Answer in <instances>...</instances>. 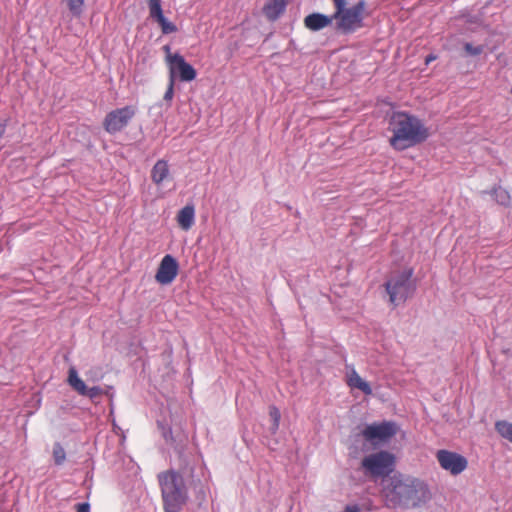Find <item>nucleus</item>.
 Here are the masks:
<instances>
[{
    "instance_id": "f257e3e1",
    "label": "nucleus",
    "mask_w": 512,
    "mask_h": 512,
    "mask_svg": "<svg viewBox=\"0 0 512 512\" xmlns=\"http://www.w3.org/2000/svg\"><path fill=\"white\" fill-rule=\"evenodd\" d=\"M382 493L389 507H416L429 499V490L423 481L401 475L391 477Z\"/></svg>"
},
{
    "instance_id": "f03ea898",
    "label": "nucleus",
    "mask_w": 512,
    "mask_h": 512,
    "mask_svg": "<svg viewBox=\"0 0 512 512\" xmlns=\"http://www.w3.org/2000/svg\"><path fill=\"white\" fill-rule=\"evenodd\" d=\"M388 129L393 134L390 145L398 151L419 144L428 137L421 120L406 112H394L389 119Z\"/></svg>"
},
{
    "instance_id": "7ed1b4c3",
    "label": "nucleus",
    "mask_w": 512,
    "mask_h": 512,
    "mask_svg": "<svg viewBox=\"0 0 512 512\" xmlns=\"http://www.w3.org/2000/svg\"><path fill=\"white\" fill-rule=\"evenodd\" d=\"M165 512H179L188 499L183 476L175 471L159 475Z\"/></svg>"
},
{
    "instance_id": "20e7f679",
    "label": "nucleus",
    "mask_w": 512,
    "mask_h": 512,
    "mask_svg": "<svg viewBox=\"0 0 512 512\" xmlns=\"http://www.w3.org/2000/svg\"><path fill=\"white\" fill-rule=\"evenodd\" d=\"M335 12L333 19L337 27L344 32H352L362 27L365 2L363 0H333Z\"/></svg>"
},
{
    "instance_id": "39448f33",
    "label": "nucleus",
    "mask_w": 512,
    "mask_h": 512,
    "mask_svg": "<svg viewBox=\"0 0 512 512\" xmlns=\"http://www.w3.org/2000/svg\"><path fill=\"white\" fill-rule=\"evenodd\" d=\"M412 269H405L392 274L385 282V290L389 296V302L394 306L404 303L415 291V283L412 280Z\"/></svg>"
},
{
    "instance_id": "423d86ee",
    "label": "nucleus",
    "mask_w": 512,
    "mask_h": 512,
    "mask_svg": "<svg viewBox=\"0 0 512 512\" xmlns=\"http://www.w3.org/2000/svg\"><path fill=\"white\" fill-rule=\"evenodd\" d=\"M395 457L388 451H378L365 456L361 461V467L366 476L371 478H383L393 472Z\"/></svg>"
},
{
    "instance_id": "0eeeda50",
    "label": "nucleus",
    "mask_w": 512,
    "mask_h": 512,
    "mask_svg": "<svg viewBox=\"0 0 512 512\" xmlns=\"http://www.w3.org/2000/svg\"><path fill=\"white\" fill-rule=\"evenodd\" d=\"M397 430L398 427L396 423L383 421L366 425L361 431V435L364 440L376 446L389 441L396 435Z\"/></svg>"
},
{
    "instance_id": "6e6552de",
    "label": "nucleus",
    "mask_w": 512,
    "mask_h": 512,
    "mask_svg": "<svg viewBox=\"0 0 512 512\" xmlns=\"http://www.w3.org/2000/svg\"><path fill=\"white\" fill-rule=\"evenodd\" d=\"M134 115L135 109L132 106L113 110L105 117L104 128L110 134L119 132L128 125Z\"/></svg>"
},
{
    "instance_id": "1a4fd4ad",
    "label": "nucleus",
    "mask_w": 512,
    "mask_h": 512,
    "mask_svg": "<svg viewBox=\"0 0 512 512\" xmlns=\"http://www.w3.org/2000/svg\"><path fill=\"white\" fill-rule=\"evenodd\" d=\"M436 458L442 469L450 472L452 475L462 473L468 465L467 459L456 453L448 450H439Z\"/></svg>"
},
{
    "instance_id": "9d476101",
    "label": "nucleus",
    "mask_w": 512,
    "mask_h": 512,
    "mask_svg": "<svg viewBox=\"0 0 512 512\" xmlns=\"http://www.w3.org/2000/svg\"><path fill=\"white\" fill-rule=\"evenodd\" d=\"M167 60L170 69V79L174 80L176 75L184 82H190L196 78L195 69L180 54H169Z\"/></svg>"
},
{
    "instance_id": "9b49d317",
    "label": "nucleus",
    "mask_w": 512,
    "mask_h": 512,
    "mask_svg": "<svg viewBox=\"0 0 512 512\" xmlns=\"http://www.w3.org/2000/svg\"><path fill=\"white\" fill-rule=\"evenodd\" d=\"M67 383L79 395L86 396L91 400L97 399L103 393V390L99 386L87 387L85 382L79 377L75 367H70Z\"/></svg>"
},
{
    "instance_id": "f8f14e48",
    "label": "nucleus",
    "mask_w": 512,
    "mask_h": 512,
    "mask_svg": "<svg viewBox=\"0 0 512 512\" xmlns=\"http://www.w3.org/2000/svg\"><path fill=\"white\" fill-rule=\"evenodd\" d=\"M179 265L176 259L170 255H165L158 267L155 275L156 281L161 285H168L174 281L178 274Z\"/></svg>"
},
{
    "instance_id": "ddd939ff",
    "label": "nucleus",
    "mask_w": 512,
    "mask_h": 512,
    "mask_svg": "<svg viewBox=\"0 0 512 512\" xmlns=\"http://www.w3.org/2000/svg\"><path fill=\"white\" fill-rule=\"evenodd\" d=\"M161 1L162 0H148L150 17L157 21L163 34L174 33L177 27L163 15Z\"/></svg>"
},
{
    "instance_id": "4468645a",
    "label": "nucleus",
    "mask_w": 512,
    "mask_h": 512,
    "mask_svg": "<svg viewBox=\"0 0 512 512\" xmlns=\"http://www.w3.org/2000/svg\"><path fill=\"white\" fill-rule=\"evenodd\" d=\"M333 20V15L326 16L321 13H312L305 17L304 24L308 29L312 31H319L329 26Z\"/></svg>"
},
{
    "instance_id": "2eb2a0df",
    "label": "nucleus",
    "mask_w": 512,
    "mask_h": 512,
    "mask_svg": "<svg viewBox=\"0 0 512 512\" xmlns=\"http://www.w3.org/2000/svg\"><path fill=\"white\" fill-rule=\"evenodd\" d=\"M347 384L352 389H358L362 391L365 395L372 394V388L368 382L363 380L361 376L356 372L354 368H352L347 373Z\"/></svg>"
},
{
    "instance_id": "dca6fc26",
    "label": "nucleus",
    "mask_w": 512,
    "mask_h": 512,
    "mask_svg": "<svg viewBox=\"0 0 512 512\" xmlns=\"http://www.w3.org/2000/svg\"><path fill=\"white\" fill-rule=\"evenodd\" d=\"M177 222L183 230H189L195 222V209L192 205L183 207L177 215Z\"/></svg>"
},
{
    "instance_id": "f3484780",
    "label": "nucleus",
    "mask_w": 512,
    "mask_h": 512,
    "mask_svg": "<svg viewBox=\"0 0 512 512\" xmlns=\"http://www.w3.org/2000/svg\"><path fill=\"white\" fill-rule=\"evenodd\" d=\"M285 8V0H269L264 6L263 11L269 20L274 21L284 12Z\"/></svg>"
},
{
    "instance_id": "a211bd4d",
    "label": "nucleus",
    "mask_w": 512,
    "mask_h": 512,
    "mask_svg": "<svg viewBox=\"0 0 512 512\" xmlns=\"http://www.w3.org/2000/svg\"><path fill=\"white\" fill-rule=\"evenodd\" d=\"M169 175V167L166 161L159 160L156 162L151 171V178L153 182L157 185L162 183L165 179H167Z\"/></svg>"
},
{
    "instance_id": "6ab92c4d",
    "label": "nucleus",
    "mask_w": 512,
    "mask_h": 512,
    "mask_svg": "<svg viewBox=\"0 0 512 512\" xmlns=\"http://www.w3.org/2000/svg\"><path fill=\"white\" fill-rule=\"evenodd\" d=\"M495 429L502 438L512 443V423L505 420L497 421L495 424Z\"/></svg>"
},
{
    "instance_id": "aec40b11",
    "label": "nucleus",
    "mask_w": 512,
    "mask_h": 512,
    "mask_svg": "<svg viewBox=\"0 0 512 512\" xmlns=\"http://www.w3.org/2000/svg\"><path fill=\"white\" fill-rule=\"evenodd\" d=\"M492 196L494 197L495 201L498 204L504 205V206L508 205L509 200H510L509 193L501 187L495 188L492 192Z\"/></svg>"
},
{
    "instance_id": "412c9836",
    "label": "nucleus",
    "mask_w": 512,
    "mask_h": 512,
    "mask_svg": "<svg viewBox=\"0 0 512 512\" xmlns=\"http://www.w3.org/2000/svg\"><path fill=\"white\" fill-rule=\"evenodd\" d=\"M69 11L73 16H80L83 11L84 0H66Z\"/></svg>"
},
{
    "instance_id": "4be33fe9",
    "label": "nucleus",
    "mask_w": 512,
    "mask_h": 512,
    "mask_svg": "<svg viewBox=\"0 0 512 512\" xmlns=\"http://www.w3.org/2000/svg\"><path fill=\"white\" fill-rule=\"evenodd\" d=\"M53 459L57 465L63 464L66 459L65 450L59 443H55L53 446Z\"/></svg>"
},
{
    "instance_id": "5701e85b",
    "label": "nucleus",
    "mask_w": 512,
    "mask_h": 512,
    "mask_svg": "<svg viewBox=\"0 0 512 512\" xmlns=\"http://www.w3.org/2000/svg\"><path fill=\"white\" fill-rule=\"evenodd\" d=\"M269 415L272 421L271 431L275 433L279 427L280 422V411L276 407H271L269 411Z\"/></svg>"
},
{
    "instance_id": "b1692460",
    "label": "nucleus",
    "mask_w": 512,
    "mask_h": 512,
    "mask_svg": "<svg viewBox=\"0 0 512 512\" xmlns=\"http://www.w3.org/2000/svg\"><path fill=\"white\" fill-rule=\"evenodd\" d=\"M464 50L469 56H478L483 52L484 47L483 45L474 46L471 43H465Z\"/></svg>"
},
{
    "instance_id": "393cba45",
    "label": "nucleus",
    "mask_w": 512,
    "mask_h": 512,
    "mask_svg": "<svg viewBox=\"0 0 512 512\" xmlns=\"http://www.w3.org/2000/svg\"><path fill=\"white\" fill-rule=\"evenodd\" d=\"M174 96V80L170 79L168 88L164 94L165 101H171Z\"/></svg>"
},
{
    "instance_id": "a878e982",
    "label": "nucleus",
    "mask_w": 512,
    "mask_h": 512,
    "mask_svg": "<svg viewBox=\"0 0 512 512\" xmlns=\"http://www.w3.org/2000/svg\"><path fill=\"white\" fill-rule=\"evenodd\" d=\"M76 508L77 512H90V505L88 503H79Z\"/></svg>"
},
{
    "instance_id": "bb28decb",
    "label": "nucleus",
    "mask_w": 512,
    "mask_h": 512,
    "mask_svg": "<svg viewBox=\"0 0 512 512\" xmlns=\"http://www.w3.org/2000/svg\"><path fill=\"white\" fill-rule=\"evenodd\" d=\"M436 56L433 55V54H430L428 55L426 58H425V64L428 65L430 64L432 61L436 60Z\"/></svg>"
}]
</instances>
